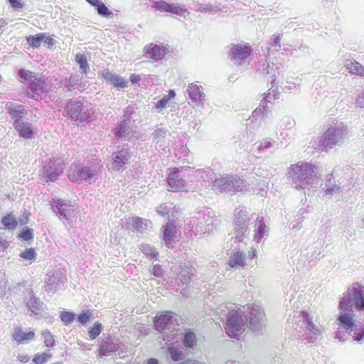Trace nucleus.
<instances>
[{
  "mask_svg": "<svg viewBox=\"0 0 364 364\" xmlns=\"http://www.w3.org/2000/svg\"><path fill=\"white\" fill-rule=\"evenodd\" d=\"M180 169L177 167L168 168L167 176V191L171 192L188 191L186 188V182L184 178L179 175Z\"/></svg>",
  "mask_w": 364,
  "mask_h": 364,
  "instance_id": "1a4fd4ad",
  "label": "nucleus"
},
{
  "mask_svg": "<svg viewBox=\"0 0 364 364\" xmlns=\"http://www.w3.org/2000/svg\"><path fill=\"white\" fill-rule=\"evenodd\" d=\"M97 13L103 16H108L112 14V11L105 5L102 1H100L96 6Z\"/></svg>",
  "mask_w": 364,
  "mask_h": 364,
  "instance_id": "37998d69",
  "label": "nucleus"
},
{
  "mask_svg": "<svg viewBox=\"0 0 364 364\" xmlns=\"http://www.w3.org/2000/svg\"><path fill=\"white\" fill-rule=\"evenodd\" d=\"M118 348V345L111 341H103L97 349V355L104 356L107 354L115 351Z\"/></svg>",
  "mask_w": 364,
  "mask_h": 364,
  "instance_id": "cd10ccee",
  "label": "nucleus"
},
{
  "mask_svg": "<svg viewBox=\"0 0 364 364\" xmlns=\"http://www.w3.org/2000/svg\"><path fill=\"white\" fill-rule=\"evenodd\" d=\"M141 80L140 75L136 74H132L130 76V80L132 84H136Z\"/></svg>",
  "mask_w": 364,
  "mask_h": 364,
  "instance_id": "4d7b16f0",
  "label": "nucleus"
},
{
  "mask_svg": "<svg viewBox=\"0 0 364 364\" xmlns=\"http://www.w3.org/2000/svg\"><path fill=\"white\" fill-rule=\"evenodd\" d=\"M245 187L244 180L239 176L225 174L217 178L213 182V190L216 193H225L235 195L243 191Z\"/></svg>",
  "mask_w": 364,
  "mask_h": 364,
  "instance_id": "f03ea898",
  "label": "nucleus"
},
{
  "mask_svg": "<svg viewBox=\"0 0 364 364\" xmlns=\"http://www.w3.org/2000/svg\"><path fill=\"white\" fill-rule=\"evenodd\" d=\"M26 41L30 48H38L42 43L47 46L50 50L54 48V39L46 33H38L26 37Z\"/></svg>",
  "mask_w": 364,
  "mask_h": 364,
  "instance_id": "f8f14e48",
  "label": "nucleus"
},
{
  "mask_svg": "<svg viewBox=\"0 0 364 364\" xmlns=\"http://www.w3.org/2000/svg\"><path fill=\"white\" fill-rule=\"evenodd\" d=\"M175 322H177V319L171 311L161 312L156 315L153 321L154 328L159 332L165 330Z\"/></svg>",
  "mask_w": 364,
  "mask_h": 364,
  "instance_id": "ddd939ff",
  "label": "nucleus"
},
{
  "mask_svg": "<svg viewBox=\"0 0 364 364\" xmlns=\"http://www.w3.org/2000/svg\"><path fill=\"white\" fill-rule=\"evenodd\" d=\"M128 224L133 230L138 232H143L148 228L147 220L138 216L130 218Z\"/></svg>",
  "mask_w": 364,
  "mask_h": 364,
  "instance_id": "b1692460",
  "label": "nucleus"
},
{
  "mask_svg": "<svg viewBox=\"0 0 364 364\" xmlns=\"http://www.w3.org/2000/svg\"><path fill=\"white\" fill-rule=\"evenodd\" d=\"M14 127L18 132L19 136L23 138L31 139L36 133V130H34L29 123L24 122L23 119H14Z\"/></svg>",
  "mask_w": 364,
  "mask_h": 364,
  "instance_id": "f3484780",
  "label": "nucleus"
},
{
  "mask_svg": "<svg viewBox=\"0 0 364 364\" xmlns=\"http://www.w3.org/2000/svg\"><path fill=\"white\" fill-rule=\"evenodd\" d=\"M127 123L122 122L119 127V131L117 132V136H121L126 133L127 131Z\"/></svg>",
  "mask_w": 364,
  "mask_h": 364,
  "instance_id": "8fccbe9b",
  "label": "nucleus"
},
{
  "mask_svg": "<svg viewBox=\"0 0 364 364\" xmlns=\"http://www.w3.org/2000/svg\"><path fill=\"white\" fill-rule=\"evenodd\" d=\"M289 175L293 181L300 183V187L303 189L309 184V180L316 176L314 166L304 161L291 164L289 168Z\"/></svg>",
  "mask_w": 364,
  "mask_h": 364,
  "instance_id": "0eeeda50",
  "label": "nucleus"
},
{
  "mask_svg": "<svg viewBox=\"0 0 364 364\" xmlns=\"http://www.w3.org/2000/svg\"><path fill=\"white\" fill-rule=\"evenodd\" d=\"M247 326V315L242 311L234 309L229 310L225 329L227 334L236 339H239Z\"/></svg>",
  "mask_w": 364,
  "mask_h": 364,
  "instance_id": "20e7f679",
  "label": "nucleus"
},
{
  "mask_svg": "<svg viewBox=\"0 0 364 364\" xmlns=\"http://www.w3.org/2000/svg\"><path fill=\"white\" fill-rule=\"evenodd\" d=\"M140 250L147 256L156 257V254L154 252V248L149 244L142 243L139 247Z\"/></svg>",
  "mask_w": 364,
  "mask_h": 364,
  "instance_id": "79ce46f5",
  "label": "nucleus"
},
{
  "mask_svg": "<svg viewBox=\"0 0 364 364\" xmlns=\"http://www.w3.org/2000/svg\"><path fill=\"white\" fill-rule=\"evenodd\" d=\"M256 222H257V230L256 231V233L255 234V237L257 240H259L264 235V231H265V229H266V225L264 223L262 218L258 217L257 218Z\"/></svg>",
  "mask_w": 364,
  "mask_h": 364,
  "instance_id": "e433bc0d",
  "label": "nucleus"
},
{
  "mask_svg": "<svg viewBox=\"0 0 364 364\" xmlns=\"http://www.w3.org/2000/svg\"><path fill=\"white\" fill-rule=\"evenodd\" d=\"M91 318V313L90 311H82L77 315L78 321L82 323H87Z\"/></svg>",
  "mask_w": 364,
  "mask_h": 364,
  "instance_id": "a18cd8bd",
  "label": "nucleus"
},
{
  "mask_svg": "<svg viewBox=\"0 0 364 364\" xmlns=\"http://www.w3.org/2000/svg\"><path fill=\"white\" fill-rule=\"evenodd\" d=\"M363 336H364V333H355V334L353 335V338L355 341H359L361 339H363Z\"/></svg>",
  "mask_w": 364,
  "mask_h": 364,
  "instance_id": "052dcab7",
  "label": "nucleus"
},
{
  "mask_svg": "<svg viewBox=\"0 0 364 364\" xmlns=\"http://www.w3.org/2000/svg\"><path fill=\"white\" fill-rule=\"evenodd\" d=\"M167 48L164 46H159L151 43L146 45L144 48V55L154 60L163 59L166 54Z\"/></svg>",
  "mask_w": 364,
  "mask_h": 364,
  "instance_id": "2eb2a0df",
  "label": "nucleus"
},
{
  "mask_svg": "<svg viewBox=\"0 0 364 364\" xmlns=\"http://www.w3.org/2000/svg\"><path fill=\"white\" fill-rule=\"evenodd\" d=\"M345 66L350 73L364 77V66L358 61L348 60Z\"/></svg>",
  "mask_w": 364,
  "mask_h": 364,
  "instance_id": "bb28decb",
  "label": "nucleus"
},
{
  "mask_svg": "<svg viewBox=\"0 0 364 364\" xmlns=\"http://www.w3.org/2000/svg\"><path fill=\"white\" fill-rule=\"evenodd\" d=\"M9 247V242L4 236L0 235V249L4 250Z\"/></svg>",
  "mask_w": 364,
  "mask_h": 364,
  "instance_id": "5fc2aeb1",
  "label": "nucleus"
},
{
  "mask_svg": "<svg viewBox=\"0 0 364 364\" xmlns=\"http://www.w3.org/2000/svg\"><path fill=\"white\" fill-rule=\"evenodd\" d=\"M253 49L249 43L231 44L229 48L228 58L236 64H242L250 59Z\"/></svg>",
  "mask_w": 364,
  "mask_h": 364,
  "instance_id": "6e6552de",
  "label": "nucleus"
},
{
  "mask_svg": "<svg viewBox=\"0 0 364 364\" xmlns=\"http://www.w3.org/2000/svg\"><path fill=\"white\" fill-rule=\"evenodd\" d=\"M156 10L161 11H165L168 13H173L177 15H182L185 12V9L179 6H175L173 4H168L165 1H160L156 2V5L154 6Z\"/></svg>",
  "mask_w": 364,
  "mask_h": 364,
  "instance_id": "412c9836",
  "label": "nucleus"
},
{
  "mask_svg": "<svg viewBox=\"0 0 364 364\" xmlns=\"http://www.w3.org/2000/svg\"><path fill=\"white\" fill-rule=\"evenodd\" d=\"M168 350L173 360L178 361L183 358V353L180 349L176 347H170Z\"/></svg>",
  "mask_w": 364,
  "mask_h": 364,
  "instance_id": "a19ab883",
  "label": "nucleus"
},
{
  "mask_svg": "<svg viewBox=\"0 0 364 364\" xmlns=\"http://www.w3.org/2000/svg\"><path fill=\"white\" fill-rule=\"evenodd\" d=\"M163 240L168 247H173L172 244L175 242L174 238L176 237V227L173 221L168 222L164 225L161 229Z\"/></svg>",
  "mask_w": 364,
  "mask_h": 364,
  "instance_id": "a211bd4d",
  "label": "nucleus"
},
{
  "mask_svg": "<svg viewBox=\"0 0 364 364\" xmlns=\"http://www.w3.org/2000/svg\"><path fill=\"white\" fill-rule=\"evenodd\" d=\"M17 359L19 362H21L22 363H26L28 362L29 357L25 354H21V355H18Z\"/></svg>",
  "mask_w": 364,
  "mask_h": 364,
  "instance_id": "6e6d98bb",
  "label": "nucleus"
},
{
  "mask_svg": "<svg viewBox=\"0 0 364 364\" xmlns=\"http://www.w3.org/2000/svg\"><path fill=\"white\" fill-rule=\"evenodd\" d=\"M41 335L44 338L43 343L46 347H53L55 345V341L54 336L48 329L42 331Z\"/></svg>",
  "mask_w": 364,
  "mask_h": 364,
  "instance_id": "4c0bfd02",
  "label": "nucleus"
},
{
  "mask_svg": "<svg viewBox=\"0 0 364 364\" xmlns=\"http://www.w3.org/2000/svg\"><path fill=\"white\" fill-rule=\"evenodd\" d=\"M163 269L161 268V267L159 264H156L153 267V274L156 276V277H159V276H161L163 274Z\"/></svg>",
  "mask_w": 364,
  "mask_h": 364,
  "instance_id": "3c124183",
  "label": "nucleus"
},
{
  "mask_svg": "<svg viewBox=\"0 0 364 364\" xmlns=\"http://www.w3.org/2000/svg\"><path fill=\"white\" fill-rule=\"evenodd\" d=\"M11 6L15 9H21L23 7L21 0H8Z\"/></svg>",
  "mask_w": 364,
  "mask_h": 364,
  "instance_id": "603ef678",
  "label": "nucleus"
},
{
  "mask_svg": "<svg viewBox=\"0 0 364 364\" xmlns=\"http://www.w3.org/2000/svg\"><path fill=\"white\" fill-rule=\"evenodd\" d=\"M65 166V161L59 157H53L50 159L48 166L43 167V173L50 181H55L63 173Z\"/></svg>",
  "mask_w": 364,
  "mask_h": 364,
  "instance_id": "9d476101",
  "label": "nucleus"
},
{
  "mask_svg": "<svg viewBox=\"0 0 364 364\" xmlns=\"http://www.w3.org/2000/svg\"><path fill=\"white\" fill-rule=\"evenodd\" d=\"M67 114L73 120L83 122L90 117V110L80 100L72 102L67 107Z\"/></svg>",
  "mask_w": 364,
  "mask_h": 364,
  "instance_id": "9b49d317",
  "label": "nucleus"
},
{
  "mask_svg": "<svg viewBox=\"0 0 364 364\" xmlns=\"http://www.w3.org/2000/svg\"><path fill=\"white\" fill-rule=\"evenodd\" d=\"M5 107L8 113L11 115L14 120L16 119H22L23 117L27 115V111L22 105L8 102L6 103Z\"/></svg>",
  "mask_w": 364,
  "mask_h": 364,
  "instance_id": "aec40b11",
  "label": "nucleus"
},
{
  "mask_svg": "<svg viewBox=\"0 0 364 364\" xmlns=\"http://www.w3.org/2000/svg\"><path fill=\"white\" fill-rule=\"evenodd\" d=\"M178 329H173L170 333L168 335H167V338H170V340H173L175 336L177 335L178 332Z\"/></svg>",
  "mask_w": 364,
  "mask_h": 364,
  "instance_id": "bf43d9fd",
  "label": "nucleus"
},
{
  "mask_svg": "<svg viewBox=\"0 0 364 364\" xmlns=\"http://www.w3.org/2000/svg\"><path fill=\"white\" fill-rule=\"evenodd\" d=\"M49 350H46L42 353H37L33 358V362L35 364H43L47 362L52 356V354L49 353Z\"/></svg>",
  "mask_w": 364,
  "mask_h": 364,
  "instance_id": "c9c22d12",
  "label": "nucleus"
},
{
  "mask_svg": "<svg viewBox=\"0 0 364 364\" xmlns=\"http://www.w3.org/2000/svg\"><path fill=\"white\" fill-rule=\"evenodd\" d=\"M309 328L310 331L314 332V333H315V334H319L320 333V330L314 324H313L311 322L309 323Z\"/></svg>",
  "mask_w": 364,
  "mask_h": 364,
  "instance_id": "13d9d810",
  "label": "nucleus"
},
{
  "mask_svg": "<svg viewBox=\"0 0 364 364\" xmlns=\"http://www.w3.org/2000/svg\"><path fill=\"white\" fill-rule=\"evenodd\" d=\"M12 337L17 343L24 344L33 340L36 337V333L30 328L27 331H23L21 327L17 326L14 328Z\"/></svg>",
  "mask_w": 364,
  "mask_h": 364,
  "instance_id": "6ab92c4d",
  "label": "nucleus"
},
{
  "mask_svg": "<svg viewBox=\"0 0 364 364\" xmlns=\"http://www.w3.org/2000/svg\"><path fill=\"white\" fill-rule=\"evenodd\" d=\"M1 223L8 230H13L18 225V220L13 213H9L2 218Z\"/></svg>",
  "mask_w": 364,
  "mask_h": 364,
  "instance_id": "7c9ffc66",
  "label": "nucleus"
},
{
  "mask_svg": "<svg viewBox=\"0 0 364 364\" xmlns=\"http://www.w3.org/2000/svg\"><path fill=\"white\" fill-rule=\"evenodd\" d=\"M102 77L108 80L111 81L115 75L112 74L109 69H105L101 73Z\"/></svg>",
  "mask_w": 364,
  "mask_h": 364,
  "instance_id": "de8ad7c7",
  "label": "nucleus"
},
{
  "mask_svg": "<svg viewBox=\"0 0 364 364\" xmlns=\"http://www.w3.org/2000/svg\"><path fill=\"white\" fill-rule=\"evenodd\" d=\"M19 256L24 260L29 262V264L34 262L37 258V252L33 247H27L22 250Z\"/></svg>",
  "mask_w": 364,
  "mask_h": 364,
  "instance_id": "2f4dec72",
  "label": "nucleus"
},
{
  "mask_svg": "<svg viewBox=\"0 0 364 364\" xmlns=\"http://www.w3.org/2000/svg\"><path fill=\"white\" fill-rule=\"evenodd\" d=\"M102 166L100 161L95 163L90 167H81L77 164H73L68 171V177L73 182L81 183L88 181L90 183L97 179L102 172Z\"/></svg>",
  "mask_w": 364,
  "mask_h": 364,
  "instance_id": "f257e3e1",
  "label": "nucleus"
},
{
  "mask_svg": "<svg viewBox=\"0 0 364 364\" xmlns=\"http://www.w3.org/2000/svg\"><path fill=\"white\" fill-rule=\"evenodd\" d=\"M157 212L159 213V215L165 216L170 212V208H168L166 205H160Z\"/></svg>",
  "mask_w": 364,
  "mask_h": 364,
  "instance_id": "09e8293b",
  "label": "nucleus"
},
{
  "mask_svg": "<svg viewBox=\"0 0 364 364\" xmlns=\"http://www.w3.org/2000/svg\"><path fill=\"white\" fill-rule=\"evenodd\" d=\"M245 255L243 252L240 250L235 251L229 261V266L232 268H235L237 267H242L245 264L244 260Z\"/></svg>",
  "mask_w": 364,
  "mask_h": 364,
  "instance_id": "c85d7f7f",
  "label": "nucleus"
},
{
  "mask_svg": "<svg viewBox=\"0 0 364 364\" xmlns=\"http://www.w3.org/2000/svg\"><path fill=\"white\" fill-rule=\"evenodd\" d=\"M90 4L96 6L101 1L100 0H86Z\"/></svg>",
  "mask_w": 364,
  "mask_h": 364,
  "instance_id": "680f3d73",
  "label": "nucleus"
},
{
  "mask_svg": "<svg viewBox=\"0 0 364 364\" xmlns=\"http://www.w3.org/2000/svg\"><path fill=\"white\" fill-rule=\"evenodd\" d=\"M267 101L266 100L265 98H263V100H262V103H267Z\"/></svg>",
  "mask_w": 364,
  "mask_h": 364,
  "instance_id": "774afa93",
  "label": "nucleus"
},
{
  "mask_svg": "<svg viewBox=\"0 0 364 364\" xmlns=\"http://www.w3.org/2000/svg\"><path fill=\"white\" fill-rule=\"evenodd\" d=\"M75 61L80 65V73H87L90 69L87 57L85 54H77Z\"/></svg>",
  "mask_w": 364,
  "mask_h": 364,
  "instance_id": "72a5a7b5",
  "label": "nucleus"
},
{
  "mask_svg": "<svg viewBox=\"0 0 364 364\" xmlns=\"http://www.w3.org/2000/svg\"><path fill=\"white\" fill-rule=\"evenodd\" d=\"M356 104L360 107H364V90L358 97Z\"/></svg>",
  "mask_w": 364,
  "mask_h": 364,
  "instance_id": "864d4df0",
  "label": "nucleus"
},
{
  "mask_svg": "<svg viewBox=\"0 0 364 364\" xmlns=\"http://www.w3.org/2000/svg\"><path fill=\"white\" fill-rule=\"evenodd\" d=\"M353 300L356 309L359 311L364 309V287L358 283L353 284L348 288L340 299L338 307L343 312H346L351 309L353 304Z\"/></svg>",
  "mask_w": 364,
  "mask_h": 364,
  "instance_id": "423d86ee",
  "label": "nucleus"
},
{
  "mask_svg": "<svg viewBox=\"0 0 364 364\" xmlns=\"http://www.w3.org/2000/svg\"><path fill=\"white\" fill-rule=\"evenodd\" d=\"M60 318L64 325L67 326L75 321L76 315L70 311H63L60 314Z\"/></svg>",
  "mask_w": 364,
  "mask_h": 364,
  "instance_id": "58836bf2",
  "label": "nucleus"
},
{
  "mask_svg": "<svg viewBox=\"0 0 364 364\" xmlns=\"http://www.w3.org/2000/svg\"><path fill=\"white\" fill-rule=\"evenodd\" d=\"M197 336L196 333L190 330L185 332L181 339L183 346L185 349L193 348L197 344Z\"/></svg>",
  "mask_w": 364,
  "mask_h": 364,
  "instance_id": "393cba45",
  "label": "nucleus"
},
{
  "mask_svg": "<svg viewBox=\"0 0 364 364\" xmlns=\"http://www.w3.org/2000/svg\"><path fill=\"white\" fill-rule=\"evenodd\" d=\"M129 151L127 149H122L112 154V168L116 171L126 169V164L128 163Z\"/></svg>",
  "mask_w": 364,
  "mask_h": 364,
  "instance_id": "dca6fc26",
  "label": "nucleus"
},
{
  "mask_svg": "<svg viewBox=\"0 0 364 364\" xmlns=\"http://www.w3.org/2000/svg\"><path fill=\"white\" fill-rule=\"evenodd\" d=\"M265 107L266 106L265 105H263L262 107H257L255 111H254V114H257L258 112H262L263 110L265 109Z\"/></svg>",
  "mask_w": 364,
  "mask_h": 364,
  "instance_id": "e2e57ef3",
  "label": "nucleus"
},
{
  "mask_svg": "<svg viewBox=\"0 0 364 364\" xmlns=\"http://www.w3.org/2000/svg\"><path fill=\"white\" fill-rule=\"evenodd\" d=\"M353 317V315L350 313H340L338 317V325L348 331H353L355 327Z\"/></svg>",
  "mask_w": 364,
  "mask_h": 364,
  "instance_id": "4be33fe9",
  "label": "nucleus"
},
{
  "mask_svg": "<svg viewBox=\"0 0 364 364\" xmlns=\"http://www.w3.org/2000/svg\"><path fill=\"white\" fill-rule=\"evenodd\" d=\"M102 330V324L99 321L94 323L93 326L89 330L88 335L91 340L95 339Z\"/></svg>",
  "mask_w": 364,
  "mask_h": 364,
  "instance_id": "ea45409f",
  "label": "nucleus"
},
{
  "mask_svg": "<svg viewBox=\"0 0 364 364\" xmlns=\"http://www.w3.org/2000/svg\"><path fill=\"white\" fill-rule=\"evenodd\" d=\"M250 220V219L247 213L243 211H240L237 213V218L235 219L236 229H244L246 230L247 229Z\"/></svg>",
  "mask_w": 364,
  "mask_h": 364,
  "instance_id": "c756f323",
  "label": "nucleus"
},
{
  "mask_svg": "<svg viewBox=\"0 0 364 364\" xmlns=\"http://www.w3.org/2000/svg\"><path fill=\"white\" fill-rule=\"evenodd\" d=\"M263 316H264L263 313L262 311H259L257 314V316L258 317V318H257V321H259V320H262L263 318Z\"/></svg>",
  "mask_w": 364,
  "mask_h": 364,
  "instance_id": "69168bd1",
  "label": "nucleus"
},
{
  "mask_svg": "<svg viewBox=\"0 0 364 364\" xmlns=\"http://www.w3.org/2000/svg\"><path fill=\"white\" fill-rule=\"evenodd\" d=\"M110 82L116 87L124 88L127 86V82L118 75H114Z\"/></svg>",
  "mask_w": 364,
  "mask_h": 364,
  "instance_id": "c03bdc74",
  "label": "nucleus"
},
{
  "mask_svg": "<svg viewBox=\"0 0 364 364\" xmlns=\"http://www.w3.org/2000/svg\"><path fill=\"white\" fill-rule=\"evenodd\" d=\"M346 127L343 125H335L328 128L321 136L318 149L321 151H328L334 146L344 141Z\"/></svg>",
  "mask_w": 364,
  "mask_h": 364,
  "instance_id": "39448f33",
  "label": "nucleus"
},
{
  "mask_svg": "<svg viewBox=\"0 0 364 364\" xmlns=\"http://www.w3.org/2000/svg\"><path fill=\"white\" fill-rule=\"evenodd\" d=\"M147 364H159V362L155 358H150L147 360Z\"/></svg>",
  "mask_w": 364,
  "mask_h": 364,
  "instance_id": "0e129e2a",
  "label": "nucleus"
},
{
  "mask_svg": "<svg viewBox=\"0 0 364 364\" xmlns=\"http://www.w3.org/2000/svg\"><path fill=\"white\" fill-rule=\"evenodd\" d=\"M33 237V232L31 229H26L22 231L19 235V238L24 241H28Z\"/></svg>",
  "mask_w": 364,
  "mask_h": 364,
  "instance_id": "49530a36",
  "label": "nucleus"
},
{
  "mask_svg": "<svg viewBox=\"0 0 364 364\" xmlns=\"http://www.w3.org/2000/svg\"><path fill=\"white\" fill-rule=\"evenodd\" d=\"M55 208L58 213L66 219L70 220L75 215L76 208L73 205L58 201Z\"/></svg>",
  "mask_w": 364,
  "mask_h": 364,
  "instance_id": "5701e85b",
  "label": "nucleus"
},
{
  "mask_svg": "<svg viewBox=\"0 0 364 364\" xmlns=\"http://www.w3.org/2000/svg\"><path fill=\"white\" fill-rule=\"evenodd\" d=\"M282 38V33L274 34L269 42V50H274L278 51L281 48V40Z\"/></svg>",
  "mask_w": 364,
  "mask_h": 364,
  "instance_id": "f704fd0d",
  "label": "nucleus"
},
{
  "mask_svg": "<svg viewBox=\"0 0 364 364\" xmlns=\"http://www.w3.org/2000/svg\"><path fill=\"white\" fill-rule=\"evenodd\" d=\"M254 323V318L252 317H250V324L253 325Z\"/></svg>",
  "mask_w": 364,
  "mask_h": 364,
  "instance_id": "338daca9",
  "label": "nucleus"
},
{
  "mask_svg": "<svg viewBox=\"0 0 364 364\" xmlns=\"http://www.w3.org/2000/svg\"><path fill=\"white\" fill-rule=\"evenodd\" d=\"M67 281L65 274L60 269L50 271L48 273V278L46 282V290L51 291L56 289L60 284H63Z\"/></svg>",
  "mask_w": 364,
  "mask_h": 364,
  "instance_id": "4468645a",
  "label": "nucleus"
},
{
  "mask_svg": "<svg viewBox=\"0 0 364 364\" xmlns=\"http://www.w3.org/2000/svg\"><path fill=\"white\" fill-rule=\"evenodd\" d=\"M188 95L191 100L195 102H202L203 100V92L202 87L194 83H191L188 86Z\"/></svg>",
  "mask_w": 364,
  "mask_h": 364,
  "instance_id": "a878e982",
  "label": "nucleus"
},
{
  "mask_svg": "<svg viewBox=\"0 0 364 364\" xmlns=\"http://www.w3.org/2000/svg\"><path fill=\"white\" fill-rule=\"evenodd\" d=\"M176 96L175 91L173 90H169L168 95H165L162 99L159 100L156 104V107L159 109H163L166 108L168 104V101Z\"/></svg>",
  "mask_w": 364,
  "mask_h": 364,
  "instance_id": "473e14b6",
  "label": "nucleus"
},
{
  "mask_svg": "<svg viewBox=\"0 0 364 364\" xmlns=\"http://www.w3.org/2000/svg\"><path fill=\"white\" fill-rule=\"evenodd\" d=\"M18 75L31 90L32 94L28 92V96L32 99H35L36 95L41 96L43 93H48L52 87V84L43 77H38L28 70L21 69Z\"/></svg>",
  "mask_w": 364,
  "mask_h": 364,
  "instance_id": "7ed1b4c3",
  "label": "nucleus"
}]
</instances>
